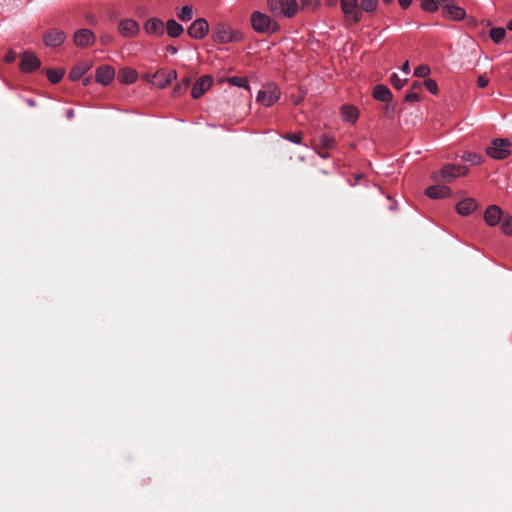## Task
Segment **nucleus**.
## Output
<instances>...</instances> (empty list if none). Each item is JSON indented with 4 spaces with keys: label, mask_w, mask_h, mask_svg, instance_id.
Instances as JSON below:
<instances>
[{
    "label": "nucleus",
    "mask_w": 512,
    "mask_h": 512,
    "mask_svg": "<svg viewBox=\"0 0 512 512\" xmlns=\"http://www.w3.org/2000/svg\"><path fill=\"white\" fill-rule=\"evenodd\" d=\"M115 77V70L111 66H100L96 71V81L108 85Z\"/></svg>",
    "instance_id": "dca6fc26"
},
{
    "label": "nucleus",
    "mask_w": 512,
    "mask_h": 512,
    "mask_svg": "<svg viewBox=\"0 0 512 512\" xmlns=\"http://www.w3.org/2000/svg\"><path fill=\"white\" fill-rule=\"evenodd\" d=\"M404 100L406 102H418L420 100V97L416 92H409L405 95Z\"/></svg>",
    "instance_id": "a19ab883"
},
{
    "label": "nucleus",
    "mask_w": 512,
    "mask_h": 512,
    "mask_svg": "<svg viewBox=\"0 0 512 512\" xmlns=\"http://www.w3.org/2000/svg\"><path fill=\"white\" fill-rule=\"evenodd\" d=\"M507 29L512 31V19L508 22Z\"/></svg>",
    "instance_id": "864d4df0"
},
{
    "label": "nucleus",
    "mask_w": 512,
    "mask_h": 512,
    "mask_svg": "<svg viewBox=\"0 0 512 512\" xmlns=\"http://www.w3.org/2000/svg\"><path fill=\"white\" fill-rule=\"evenodd\" d=\"M317 153H318V155H319L320 157H322V158H324V159L329 157V154H328V153H325V152H323V151H321V150H319Z\"/></svg>",
    "instance_id": "8fccbe9b"
},
{
    "label": "nucleus",
    "mask_w": 512,
    "mask_h": 512,
    "mask_svg": "<svg viewBox=\"0 0 512 512\" xmlns=\"http://www.w3.org/2000/svg\"><path fill=\"white\" fill-rule=\"evenodd\" d=\"M177 78V72L175 70H158L153 75V83L159 88H166L171 85L172 82Z\"/></svg>",
    "instance_id": "6e6552de"
},
{
    "label": "nucleus",
    "mask_w": 512,
    "mask_h": 512,
    "mask_svg": "<svg viewBox=\"0 0 512 512\" xmlns=\"http://www.w3.org/2000/svg\"><path fill=\"white\" fill-rule=\"evenodd\" d=\"M208 31V22L204 18H198L190 25L187 33L193 39H202L207 35Z\"/></svg>",
    "instance_id": "1a4fd4ad"
},
{
    "label": "nucleus",
    "mask_w": 512,
    "mask_h": 512,
    "mask_svg": "<svg viewBox=\"0 0 512 512\" xmlns=\"http://www.w3.org/2000/svg\"><path fill=\"white\" fill-rule=\"evenodd\" d=\"M88 83H89V79L88 78L84 79L83 84L87 85Z\"/></svg>",
    "instance_id": "6e6d98bb"
},
{
    "label": "nucleus",
    "mask_w": 512,
    "mask_h": 512,
    "mask_svg": "<svg viewBox=\"0 0 512 512\" xmlns=\"http://www.w3.org/2000/svg\"><path fill=\"white\" fill-rule=\"evenodd\" d=\"M166 30L170 37H179L183 33V27L174 19L167 21Z\"/></svg>",
    "instance_id": "393cba45"
},
{
    "label": "nucleus",
    "mask_w": 512,
    "mask_h": 512,
    "mask_svg": "<svg viewBox=\"0 0 512 512\" xmlns=\"http://www.w3.org/2000/svg\"><path fill=\"white\" fill-rule=\"evenodd\" d=\"M430 67L427 65H419L414 70V75L416 77L425 78L430 75Z\"/></svg>",
    "instance_id": "f704fd0d"
},
{
    "label": "nucleus",
    "mask_w": 512,
    "mask_h": 512,
    "mask_svg": "<svg viewBox=\"0 0 512 512\" xmlns=\"http://www.w3.org/2000/svg\"><path fill=\"white\" fill-rule=\"evenodd\" d=\"M477 208V202L473 198H465L457 203L456 211L462 216L471 214Z\"/></svg>",
    "instance_id": "6ab92c4d"
},
{
    "label": "nucleus",
    "mask_w": 512,
    "mask_h": 512,
    "mask_svg": "<svg viewBox=\"0 0 512 512\" xmlns=\"http://www.w3.org/2000/svg\"><path fill=\"white\" fill-rule=\"evenodd\" d=\"M424 86L431 94H436L438 92V85L433 79H426L424 81Z\"/></svg>",
    "instance_id": "58836bf2"
},
{
    "label": "nucleus",
    "mask_w": 512,
    "mask_h": 512,
    "mask_svg": "<svg viewBox=\"0 0 512 512\" xmlns=\"http://www.w3.org/2000/svg\"><path fill=\"white\" fill-rule=\"evenodd\" d=\"M461 159L465 162H469L472 165H479L483 161V157L475 152H464Z\"/></svg>",
    "instance_id": "cd10ccee"
},
{
    "label": "nucleus",
    "mask_w": 512,
    "mask_h": 512,
    "mask_svg": "<svg viewBox=\"0 0 512 512\" xmlns=\"http://www.w3.org/2000/svg\"><path fill=\"white\" fill-rule=\"evenodd\" d=\"M421 87V83L420 82H414L413 83V88H419Z\"/></svg>",
    "instance_id": "5fc2aeb1"
},
{
    "label": "nucleus",
    "mask_w": 512,
    "mask_h": 512,
    "mask_svg": "<svg viewBox=\"0 0 512 512\" xmlns=\"http://www.w3.org/2000/svg\"><path fill=\"white\" fill-rule=\"evenodd\" d=\"M280 98V90L274 83H268L259 90L256 100L265 107L275 104Z\"/></svg>",
    "instance_id": "423d86ee"
},
{
    "label": "nucleus",
    "mask_w": 512,
    "mask_h": 512,
    "mask_svg": "<svg viewBox=\"0 0 512 512\" xmlns=\"http://www.w3.org/2000/svg\"><path fill=\"white\" fill-rule=\"evenodd\" d=\"M26 102H27V104H28L29 106H32V107H33V106H35V102H34V100H32V99H27V100H26Z\"/></svg>",
    "instance_id": "603ef678"
},
{
    "label": "nucleus",
    "mask_w": 512,
    "mask_h": 512,
    "mask_svg": "<svg viewBox=\"0 0 512 512\" xmlns=\"http://www.w3.org/2000/svg\"><path fill=\"white\" fill-rule=\"evenodd\" d=\"M505 213L497 205H490L484 212V220L487 225L494 227L500 224Z\"/></svg>",
    "instance_id": "f8f14e48"
},
{
    "label": "nucleus",
    "mask_w": 512,
    "mask_h": 512,
    "mask_svg": "<svg viewBox=\"0 0 512 512\" xmlns=\"http://www.w3.org/2000/svg\"><path fill=\"white\" fill-rule=\"evenodd\" d=\"M506 31L502 27H495L490 30V37L495 43H500L505 37Z\"/></svg>",
    "instance_id": "c756f323"
},
{
    "label": "nucleus",
    "mask_w": 512,
    "mask_h": 512,
    "mask_svg": "<svg viewBox=\"0 0 512 512\" xmlns=\"http://www.w3.org/2000/svg\"><path fill=\"white\" fill-rule=\"evenodd\" d=\"M119 33L124 37H134L139 33V25L133 19H123L118 25Z\"/></svg>",
    "instance_id": "4468645a"
},
{
    "label": "nucleus",
    "mask_w": 512,
    "mask_h": 512,
    "mask_svg": "<svg viewBox=\"0 0 512 512\" xmlns=\"http://www.w3.org/2000/svg\"><path fill=\"white\" fill-rule=\"evenodd\" d=\"M108 40H110V38H108V37H107V38H106V37H105V38H103V41H104L105 43H107V42H108Z\"/></svg>",
    "instance_id": "13d9d810"
},
{
    "label": "nucleus",
    "mask_w": 512,
    "mask_h": 512,
    "mask_svg": "<svg viewBox=\"0 0 512 512\" xmlns=\"http://www.w3.org/2000/svg\"><path fill=\"white\" fill-rule=\"evenodd\" d=\"M213 78L210 75H203L200 77L192 87L191 96L194 99H199L209 88L212 86Z\"/></svg>",
    "instance_id": "9b49d317"
},
{
    "label": "nucleus",
    "mask_w": 512,
    "mask_h": 512,
    "mask_svg": "<svg viewBox=\"0 0 512 512\" xmlns=\"http://www.w3.org/2000/svg\"><path fill=\"white\" fill-rule=\"evenodd\" d=\"M117 78L123 84H131L137 80V72L132 68H123L119 71Z\"/></svg>",
    "instance_id": "5701e85b"
},
{
    "label": "nucleus",
    "mask_w": 512,
    "mask_h": 512,
    "mask_svg": "<svg viewBox=\"0 0 512 512\" xmlns=\"http://www.w3.org/2000/svg\"><path fill=\"white\" fill-rule=\"evenodd\" d=\"M421 8L427 12H435L437 8L436 0H420Z\"/></svg>",
    "instance_id": "72a5a7b5"
},
{
    "label": "nucleus",
    "mask_w": 512,
    "mask_h": 512,
    "mask_svg": "<svg viewBox=\"0 0 512 512\" xmlns=\"http://www.w3.org/2000/svg\"><path fill=\"white\" fill-rule=\"evenodd\" d=\"M193 17V9L192 6H184L181 11L178 13V18L181 21H190Z\"/></svg>",
    "instance_id": "473e14b6"
},
{
    "label": "nucleus",
    "mask_w": 512,
    "mask_h": 512,
    "mask_svg": "<svg viewBox=\"0 0 512 512\" xmlns=\"http://www.w3.org/2000/svg\"><path fill=\"white\" fill-rule=\"evenodd\" d=\"M40 64L41 62L35 54L31 52H24L21 54L20 69L23 72H33L40 67Z\"/></svg>",
    "instance_id": "9d476101"
},
{
    "label": "nucleus",
    "mask_w": 512,
    "mask_h": 512,
    "mask_svg": "<svg viewBox=\"0 0 512 512\" xmlns=\"http://www.w3.org/2000/svg\"><path fill=\"white\" fill-rule=\"evenodd\" d=\"M392 1H393V0H383V2H384V3H386V4H389V3H391Z\"/></svg>",
    "instance_id": "4d7b16f0"
},
{
    "label": "nucleus",
    "mask_w": 512,
    "mask_h": 512,
    "mask_svg": "<svg viewBox=\"0 0 512 512\" xmlns=\"http://www.w3.org/2000/svg\"><path fill=\"white\" fill-rule=\"evenodd\" d=\"M361 17L363 13L373 14L378 7V0H361L360 1Z\"/></svg>",
    "instance_id": "a878e982"
},
{
    "label": "nucleus",
    "mask_w": 512,
    "mask_h": 512,
    "mask_svg": "<svg viewBox=\"0 0 512 512\" xmlns=\"http://www.w3.org/2000/svg\"><path fill=\"white\" fill-rule=\"evenodd\" d=\"M340 4L348 23L356 24L361 21V9L358 0H341Z\"/></svg>",
    "instance_id": "0eeeda50"
},
{
    "label": "nucleus",
    "mask_w": 512,
    "mask_h": 512,
    "mask_svg": "<svg viewBox=\"0 0 512 512\" xmlns=\"http://www.w3.org/2000/svg\"><path fill=\"white\" fill-rule=\"evenodd\" d=\"M73 116H74V111H73L72 109H69V110L67 111V117H68L69 119H71Z\"/></svg>",
    "instance_id": "3c124183"
},
{
    "label": "nucleus",
    "mask_w": 512,
    "mask_h": 512,
    "mask_svg": "<svg viewBox=\"0 0 512 512\" xmlns=\"http://www.w3.org/2000/svg\"><path fill=\"white\" fill-rule=\"evenodd\" d=\"M44 43L48 47H57L65 40L64 32L60 30H51L44 36Z\"/></svg>",
    "instance_id": "f3484780"
},
{
    "label": "nucleus",
    "mask_w": 512,
    "mask_h": 512,
    "mask_svg": "<svg viewBox=\"0 0 512 512\" xmlns=\"http://www.w3.org/2000/svg\"><path fill=\"white\" fill-rule=\"evenodd\" d=\"M443 14L445 17L456 21L462 20L466 16L465 10L458 5H455L454 2L451 5H446L445 10H443Z\"/></svg>",
    "instance_id": "aec40b11"
},
{
    "label": "nucleus",
    "mask_w": 512,
    "mask_h": 512,
    "mask_svg": "<svg viewBox=\"0 0 512 512\" xmlns=\"http://www.w3.org/2000/svg\"><path fill=\"white\" fill-rule=\"evenodd\" d=\"M425 194L431 199H444L451 195V190L446 185H433L426 188Z\"/></svg>",
    "instance_id": "2eb2a0df"
},
{
    "label": "nucleus",
    "mask_w": 512,
    "mask_h": 512,
    "mask_svg": "<svg viewBox=\"0 0 512 512\" xmlns=\"http://www.w3.org/2000/svg\"><path fill=\"white\" fill-rule=\"evenodd\" d=\"M390 82L394 88L401 89L407 82V79H401L396 73H393L390 77Z\"/></svg>",
    "instance_id": "4c0bfd02"
},
{
    "label": "nucleus",
    "mask_w": 512,
    "mask_h": 512,
    "mask_svg": "<svg viewBox=\"0 0 512 512\" xmlns=\"http://www.w3.org/2000/svg\"><path fill=\"white\" fill-rule=\"evenodd\" d=\"M468 173V168L463 165H445L439 172L432 174V179L438 181L442 179L445 182H450L457 177L465 176Z\"/></svg>",
    "instance_id": "39448f33"
},
{
    "label": "nucleus",
    "mask_w": 512,
    "mask_h": 512,
    "mask_svg": "<svg viewBox=\"0 0 512 512\" xmlns=\"http://www.w3.org/2000/svg\"><path fill=\"white\" fill-rule=\"evenodd\" d=\"M283 138L292 143L301 144L303 135L301 132L287 133L283 136Z\"/></svg>",
    "instance_id": "e433bc0d"
},
{
    "label": "nucleus",
    "mask_w": 512,
    "mask_h": 512,
    "mask_svg": "<svg viewBox=\"0 0 512 512\" xmlns=\"http://www.w3.org/2000/svg\"><path fill=\"white\" fill-rule=\"evenodd\" d=\"M95 42V35L90 29H80L74 34V43L78 47H89Z\"/></svg>",
    "instance_id": "ddd939ff"
},
{
    "label": "nucleus",
    "mask_w": 512,
    "mask_h": 512,
    "mask_svg": "<svg viewBox=\"0 0 512 512\" xmlns=\"http://www.w3.org/2000/svg\"><path fill=\"white\" fill-rule=\"evenodd\" d=\"M228 82L233 86L249 89V83L245 77L233 76L228 78Z\"/></svg>",
    "instance_id": "7c9ffc66"
},
{
    "label": "nucleus",
    "mask_w": 512,
    "mask_h": 512,
    "mask_svg": "<svg viewBox=\"0 0 512 512\" xmlns=\"http://www.w3.org/2000/svg\"><path fill=\"white\" fill-rule=\"evenodd\" d=\"M144 29L149 35L160 36L164 33V24L157 18H151L146 21Z\"/></svg>",
    "instance_id": "a211bd4d"
},
{
    "label": "nucleus",
    "mask_w": 512,
    "mask_h": 512,
    "mask_svg": "<svg viewBox=\"0 0 512 512\" xmlns=\"http://www.w3.org/2000/svg\"><path fill=\"white\" fill-rule=\"evenodd\" d=\"M437 6L440 5L442 7V11L445 10L446 5H451L454 0H436Z\"/></svg>",
    "instance_id": "c03bdc74"
},
{
    "label": "nucleus",
    "mask_w": 512,
    "mask_h": 512,
    "mask_svg": "<svg viewBox=\"0 0 512 512\" xmlns=\"http://www.w3.org/2000/svg\"><path fill=\"white\" fill-rule=\"evenodd\" d=\"M398 2L403 9H407L410 6L412 0H398Z\"/></svg>",
    "instance_id": "49530a36"
},
{
    "label": "nucleus",
    "mask_w": 512,
    "mask_h": 512,
    "mask_svg": "<svg viewBox=\"0 0 512 512\" xmlns=\"http://www.w3.org/2000/svg\"><path fill=\"white\" fill-rule=\"evenodd\" d=\"M341 116L345 122L354 123L359 117V111L355 106L343 105L341 108Z\"/></svg>",
    "instance_id": "4be33fe9"
},
{
    "label": "nucleus",
    "mask_w": 512,
    "mask_h": 512,
    "mask_svg": "<svg viewBox=\"0 0 512 512\" xmlns=\"http://www.w3.org/2000/svg\"><path fill=\"white\" fill-rule=\"evenodd\" d=\"M268 8L275 17H293L299 9L296 0H268Z\"/></svg>",
    "instance_id": "f03ea898"
},
{
    "label": "nucleus",
    "mask_w": 512,
    "mask_h": 512,
    "mask_svg": "<svg viewBox=\"0 0 512 512\" xmlns=\"http://www.w3.org/2000/svg\"><path fill=\"white\" fill-rule=\"evenodd\" d=\"M251 24L253 29L258 33L272 34L279 29V25L276 21L259 11H255L251 14Z\"/></svg>",
    "instance_id": "7ed1b4c3"
},
{
    "label": "nucleus",
    "mask_w": 512,
    "mask_h": 512,
    "mask_svg": "<svg viewBox=\"0 0 512 512\" xmlns=\"http://www.w3.org/2000/svg\"><path fill=\"white\" fill-rule=\"evenodd\" d=\"M373 97L381 102H390L392 100V93L387 86L379 84L373 89Z\"/></svg>",
    "instance_id": "412c9836"
},
{
    "label": "nucleus",
    "mask_w": 512,
    "mask_h": 512,
    "mask_svg": "<svg viewBox=\"0 0 512 512\" xmlns=\"http://www.w3.org/2000/svg\"><path fill=\"white\" fill-rule=\"evenodd\" d=\"M167 51H168L170 54L174 55V54H176V53H177V48H175V47H173V46H169V47L167 48Z\"/></svg>",
    "instance_id": "09e8293b"
},
{
    "label": "nucleus",
    "mask_w": 512,
    "mask_h": 512,
    "mask_svg": "<svg viewBox=\"0 0 512 512\" xmlns=\"http://www.w3.org/2000/svg\"><path fill=\"white\" fill-rule=\"evenodd\" d=\"M212 38L215 42L220 44L238 42L243 39V33L233 29L228 24L218 23L212 28Z\"/></svg>",
    "instance_id": "f257e3e1"
},
{
    "label": "nucleus",
    "mask_w": 512,
    "mask_h": 512,
    "mask_svg": "<svg viewBox=\"0 0 512 512\" xmlns=\"http://www.w3.org/2000/svg\"><path fill=\"white\" fill-rule=\"evenodd\" d=\"M384 111L388 117L393 118L395 109L392 106L386 105Z\"/></svg>",
    "instance_id": "a18cd8bd"
},
{
    "label": "nucleus",
    "mask_w": 512,
    "mask_h": 512,
    "mask_svg": "<svg viewBox=\"0 0 512 512\" xmlns=\"http://www.w3.org/2000/svg\"><path fill=\"white\" fill-rule=\"evenodd\" d=\"M512 143L508 139L497 138L492 140L486 148V154L495 160H503L511 153Z\"/></svg>",
    "instance_id": "20e7f679"
},
{
    "label": "nucleus",
    "mask_w": 512,
    "mask_h": 512,
    "mask_svg": "<svg viewBox=\"0 0 512 512\" xmlns=\"http://www.w3.org/2000/svg\"><path fill=\"white\" fill-rule=\"evenodd\" d=\"M190 84V80L188 78L182 79L177 86L174 87L173 93L175 96L180 95Z\"/></svg>",
    "instance_id": "c9c22d12"
},
{
    "label": "nucleus",
    "mask_w": 512,
    "mask_h": 512,
    "mask_svg": "<svg viewBox=\"0 0 512 512\" xmlns=\"http://www.w3.org/2000/svg\"><path fill=\"white\" fill-rule=\"evenodd\" d=\"M16 56H17V55H16V53H15L14 51H10V52H8V53L6 54V56H5V61H6L7 63H12L13 61H15Z\"/></svg>",
    "instance_id": "37998d69"
},
{
    "label": "nucleus",
    "mask_w": 512,
    "mask_h": 512,
    "mask_svg": "<svg viewBox=\"0 0 512 512\" xmlns=\"http://www.w3.org/2000/svg\"><path fill=\"white\" fill-rule=\"evenodd\" d=\"M511 80H512V77H511Z\"/></svg>",
    "instance_id": "bf43d9fd"
},
{
    "label": "nucleus",
    "mask_w": 512,
    "mask_h": 512,
    "mask_svg": "<svg viewBox=\"0 0 512 512\" xmlns=\"http://www.w3.org/2000/svg\"><path fill=\"white\" fill-rule=\"evenodd\" d=\"M65 71L63 69L47 70V77L51 83H58L62 80Z\"/></svg>",
    "instance_id": "c85d7f7f"
},
{
    "label": "nucleus",
    "mask_w": 512,
    "mask_h": 512,
    "mask_svg": "<svg viewBox=\"0 0 512 512\" xmlns=\"http://www.w3.org/2000/svg\"><path fill=\"white\" fill-rule=\"evenodd\" d=\"M401 70H402V72H403V73H405L406 75H407V74H409V72H410V67H409V62H408V61H406V62L402 65Z\"/></svg>",
    "instance_id": "de8ad7c7"
},
{
    "label": "nucleus",
    "mask_w": 512,
    "mask_h": 512,
    "mask_svg": "<svg viewBox=\"0 0 512 512\" xmlns=\"http://www.w3.org/2000/svg\"><path fill=\"white\" fill-rule=\"evenodd\" d=\"M500 228L503 234L512 236V215L505 213L500 222Z\"/></svg>",
    "instance_id": "bb28decb"
},
{
    "label": "nucleus",
    "mask_w": 512,
    "mask_h": 512,
    "mask_svg": "<svg viewBox=\"0 0 512 512\" xmlns=\"http://www.w3.org/2000/svg\"><path fill=\"white\" fill-rule=\"evenodd\" d=\"M319 5L318 0H302V9L314 11Z\"/></svg>",
    "instance_id": "ea45409f"
},
{
    "label": "nucleus",
    "mask_w": 512,
    "mask_h": 512,
    "mask_svg": "<svg viewBox=\"0 0 512 512\" xmlns=\"http://www.w3.org/2000/svg\"><path fill=\"white\" fill-rule=\"evenodd\" d=\"M477 84L480 88H485L489 84V80L485 75H480L477 78Z\"/></svg>",
    "instance_id": "79ce46f5"
},
{
    "label": "nucleus",
    "mask_w": 512,
    "mask_h": 512,
    "mask_svg": "<svg viewBox=\"0 0 512 512\" xmlns=\"http://www.w3.org/2000/svg\"><path fill=\"white\" fill-rule=\"evenodd\" d=\"M89 69L90 65L88 63L78 64L72 68L69 77L73 81L79 80Z\"/></svg>",
    "instance_id": "b1692460"
},
{
    "label": "nucleus",
    "mask_w": 512,
    "mask_h": 512,
    "mask_svg": "<svg viewBox=\"0 0 512 512\" xmlns=\"http://www.w3.org/2000/svg\"><path fill=\"white\" fill-rule=\"evenodd\" d=\"M320 144L325 149H331L335 146V139L331 135L323 134L319 138Z\"/></svg>",
    "instance_id": "2f4dec72"
}]
</instances>
